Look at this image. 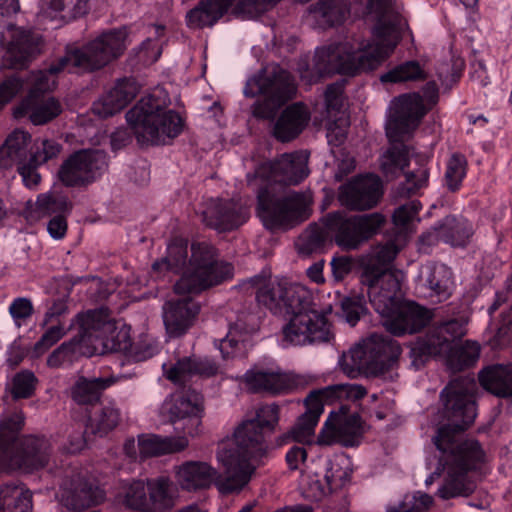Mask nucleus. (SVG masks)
Instances as JSON below:
<instances>
[{
	"mask_svg": "<svg viewBox=\"0 0 512 512\" xmlns=\"http://www.w3.org/2000/svg\"><path fill=\"white\" fill-rule=\"evenodd\" d=\"M247 207L233 199L212 201L202 213L203 223L218 232L238 229L249 219Z\"/></svg>",
	"mask_w": 512,
	"mask_h": 512,
	"instance_id": "obj_22",
	"label": "nucleus"
},
{
	"mask_svg": "<svg viewBox=\"0 0 512 512\" xmlns=\"http://www.w3.org/2000/svg\"><path fill=\"white\" fill-rule=\"evenodd\" d=\"M441 241L453 247H465L474 234L473 224L462 216L447 215L436 222Z\"/></svg>",
	"mask_w": 512,
	"mask_h": 512,
	"instance_id": "obj_37",
	"label": "nucleus"
},
{
	"mask_svg": "<svg viewBox=\"0 0 512 512\" xmlns=\"http://www.w3.org/2000/svg\"><path fill=\"white\" fill-rule=\"evenodd\" d=\"M49 456L50 443L45 437L24 436L14 444L11 460L0 470L14 464L27 472H33L43 468Z\"/></svg>",
	"mask_w": 512,
	"mask_h": 512,
	"instance_id": "obj_24",
	"label": "nucleus"
},
{
	"mask_svg": "<svg viewBox=\"0 0 512 512\" xmlns=\"http://www.w3.org/2000/svg\"><path fill=\"white\" fill-rule=\"evenodd\" d=\"M476 382L473 377L459 376L452 379L440 393L443 403L441 424L433 437L437 449L463 442L459 436L472 425L477 416Z\"/></svg>",
	"mask_w": 512,
	"mask_h": 512,
	"instance_id": "obj_6",
	"label": "nucleus"
},
{
	"mask_svg": "<svg viewBox=\"0 0 512 512\" xmlns=\"http://www.w3.org/2000/svg\"><path fill=\"white\" fill-rule=\"evenodd\" d=\"M429 179V170L425 166L407 172L405 181L397 187L396 194L401 198H410L418 193L420 189L426 187Z\"/></svg>",
	"mask_w": 512,
	"mask_h": 512,
	"instance_id": "obj_55",
	"label": "nucleus"
},
{
	"mask_svg": "<svg viewBox=\"0 0 512 512\" xmlns=\"http://www.w3.org/2000/svg\"><path fill=\"white\" fill-rule=\"evenodd\" d=\"M116 382L114 377H78L71 387V398L79 405L99 402L103 392Z\"/></svg>",
	"mask_w": 512,
	"mask_h": 512,
	"instance_id": "obj_40",
	"label": "nucleus"
},
{
	"mask_svg": "<svg viewBox=\"0 0 512 512\" xmlns=\"http://www.w3.org/2000/svg\"><path fill=\"white\" fill-rule=\"evenodd\" d=\"M50 7L62 12V19L71 21L84 16L88 12V0H51Z\"/></svg>",
	"mask_w": 512,
	"mask_h": 512,
	"instance_id": "obj_60",
	"label": "nucleus"
},
{
	"mask_svg": "<svg viewBox=\"0 0 512 512\" xmlns=\"http://www.w3.org/2000/svg\"><path fill=\"white\" fill-rule=\"evenodd\" d=\"M62 113V105L54 97L34 98L33 93L26 95L13 109L16 119L27 117L36 126L45 125Z\"/></svg>",
	"mask_w": 512,
	"mask_h": 512,
	"instance_id": "obj_29",
	"label": "nucleus"
},
{
	"mask_svg": "<svg viewBox=\"0 0 512 512\" xmlns=\"http://www.w3.org/2000/svg\"><path fill=\"white\" fill-rule=\"evenodd\" d=\"M409 165L406 146H392L382 156L381 171L387 178H395Z\"/></svg>",
	"mask_w": 512,
	"mask_h": 512,
	"instance_id": "obj_52",
	"label": "nucleus"
},
{
	"mask_svg": "<svg viewBox=\"0 0 512 512\" xmlns=\"http://www.w3.org/2000/svg\"><path fill=\"white\" fill-rule=\"evenodd\" d=\"M121 420L120 409L113 403L96 408L87 419L83 437L88 434L103 437L114 430Z\"/></svg>",
	"mask_w": 512,
	"mask_h": 512,
	"instance_id": "obj_42",
	"label": "nucleus"
},
{
	"mask_svg": "<svg viewBox=\"0 0 512 512\" xmlns=\"http://www.w3.org/2000/svg\"><path fill=\"white\" fill-rule=\"evenodd\" d=\"M24 79L17 73L6 76L0 82V111L22 90Z\"/></svg>",
	"mask_w": 512,
	"mask_h": 512,
	"instance_id": "obj_63",
	"label": "nucleus"
},
{
	"mask_svg": "<svg viewBox=\"0 0 512 512\" xmlns=\"http://www.w3.org/2000/svg\"><path fill=\"white\" fill-rule=\"evenodd\" d=\"M64 335L65 330L61 324L49 327L41 338L34 344V352L37 355L43 354L50 347L56 344Z\"/></svg>",
	"mask_w": 512,
	"mask_h": 512,
	"instance_id": "obj_64",
	"label": "nucleus"
},
{
	"mask_svg": "<svg viewBox=\"0 0 512 512\" xmlns=\"http://www.w3.org/2000/svg\"><path fill=\"white\" fill-rule=\"evenodd\" d=\"M450 342L449 347L444 353H447V365L456 372L470 368L476 364L480 356V346L477 342L465 341L460 345H452Z\"/></svg>",
	"mask_w": 512,
	"mask_h": 512,
	"instance_id": "obj_46",
	"label": "nucleus"
},
{
	"mask_svg": "<svg viewBox=\"0 0 512 512\" xmlns=\"http://www.w3.org/2000/svg\"><path fill=\"white\" fill-rule=\"evenodd\" d=\"M203 415V395L192 388L185 390L168 408L169 420L174 429L191 437L198 435Z\"/></svg>",
	"mask_w": 512,
	"mask_h": 512,
	"instance_id": "obj_17",
	"label": "nucleus"
},
{
	"mask_svg": "<svg viewBox=\"0 0 512 512\" xmlns=\"http://www.w3.org/2000/svg\"><path fill=\"white\" fill-rule=\"evenodd\" d=\"M36 211L41 216L51 214H69L73 208V203L68 197L63 195H53L50 193L39 194L35 203Z\"/></svg>",
	"mask_w": 512,
	"mask_h": 512,
	"instance_id": "obj_53",
	"label": "nucleus"
},
{
	"mask_svg": "<svg viewBox=\"0 0 512 512\" xmlns=\"http://www.w3.org/2000/svg\"><path fill=\"white\" fill-rule=\"evenodd\" d=\"M330 233L317 224H311L300 237L299 250L302 253L311 254L322 250Z\"/></svg>",
	"mask_w": 512,
	"mask_h": 512,
	"instance_id": "obj_56",
	"label": "nucleus"
},
{
	"mask_svg": "<svg viewBox=\"0 0 512 512\" xmlns=\"http://www.w3.org/2000/svg\"><path fill=\"white\" fill-rule=\"evenodd\" d=\"M76 322L79 325V330L75 337L81 340L85 348L92 345L94 341L107 340L116 329L115 322L111 318L110 310L107 307L78 313Z\"/></svg>",
	"mask_w": 512,
	"mask_h": 512,
	"instance_id": "obj_25",
	"label": "nucleus"
},
{
	"mask_svg": "<svg viewBox=\"0 0 512 512\" xmlns=\"http://www.w3.org/2000/svg\"><path fill=\"white\" fill-rule=\"evenodd\" d=\"M255 288L260 306L274 315L288 317L282 329L283 341L295 346L327 343L333 337L328 319L312 307L308 289L301 285L273 280L260 274L248 280Z\"/></svg>",
	"mask_w": 512,
	"mask_h": 512,
	"instance_id": "obj_2",
	"label": "nucleus"
},
{
	"mask_svg": "<svg viewBox=\"0 0 512 512\" xmlns=\"http://www.w3.org/2000/svg\"><path fill=\"white\" fill-rule=\"evenodd\" d=\"M315 425L303 413L300 415L295 425L286 433L280 435L276 439L278 446H283L289 442L309 443L311 437L314 435Z\"/></svg>",
	"mask_w": 512,
	"mask_h": 512,
	"instance_id": "obj_54",
	"label": "nucleus"
},
{
	"mask_svg": "<svg viewBox=\"0 0 512 512\" xmlns=\"http://www.w3.org/2000/svg\"><path fill=\"white\" fill-rule=\"evenodd\" d=\"M232 264L219 260L216 247L207 242L191 245V256L181 277L174 284L178 295H198L233 277Z\"/></svg>",
	"mask_w": 512,
	"mask_h": 512,
	"instance_id": "obj_8",
	"label": "nucleus"
},
{
	"mask_svg": "<svg viewBox=\"0 0 512 512\" xmlns=\"http://www.w3.org/2000/svg\"><path fill=\"white\" fill-rule=\"evenodd\" d=\"M335 410L331 411L317 438L320 445L339 443L344 447H355L363 437V421L358 413H353L342 421L335 423Z\"/></svg>",
	"mask_w": 512,
	"mask_h": 512,
	"instance_id": "obj_23",
	"label": "nucleus"
},
{
	"mask_svg": "<svg viewBox=\"0 0 512 512\" xmlns=\"http://www.w3.org/2000/svg\"><path fill=\"white\" fill-rule=\"evenodd\" d=\"M256 199L257 216L270 231L293 227L309 216V202L301 192L283 195L272 183H262Z\"/></svg>",
	"mask_w": 512,
	"mask_h": 512,
	"instance_id": "obj_10",
	"label": "nucleus"
},
{
	"mask_svg": "<svg viewBox=\"0 0 512 512\" xmlns=\"http://www.w3.org/2000/svg\"><path fill=\"white\" fill-rule=\"evenodd\" d=\"M383 196V181L374 173L353 176L338 189V201L349 211L372 210Z\"/></svg>",
	"mask_w": 512,
	"mask_h": 512,
	"instance_id": "obj_15",
	"label": "nucleus"
},
{
	"mask_svg": "<svg viewBox=\"0 0 512 512\" xmlns=\"http://www.w3.org/2000/svg\"><path fill=\"white\" fill-rule=\"evenodd\" d=\"M188 265V247L186 243H174L168 246L167 255L152 265L154 271L168 270L179 273Z\"/></svg>",
	"mask_w": 512,
	"mask_h": 512,
	"instance_id": "obj_49",
	"label": "nucleus"
},
{
	"mask_svg": "<svg viewBox=\"0 0 512 512\" xmlns=\"http://www.w3.org/2000/svg\"><path fill=\"white\" fill-rule=\"evenodd\" d=\"M84 345L75 336L69 341L63 342L47 358V365L51 368H58L65 363H72L79 356L85 354Z\"/></svg>",
	"mask_w": 512,
	"mask_h": 512,
	"instance_id": "obj_51",
	"label": "nucleus"
},
{
	"mask_svg": "<svg viewBox=\"0 0 512 512\" xmlns=\"http://www.w3.org/2000/svg\"><path fill=\"white\" fill-rule=\"evenodd\" d=\"M341 309L346 321L354 326L366 312V299L363 293L352 294L341 300Z\"/></svg>",
	"mask_w": 512,
	"mask_h": 512,
	"instance_id": "obj_59",
	"label": "nucleus"
},
{
	"mask_svg": "<svg viewBox=\"0 0 512 512\" xmlns=\"http://www.w3.org/2000/svg\"><path fill=\"white\" fill-rule=\"evenodd\" d=\"M373 35L377 41L361 52L341 53L332 46L317 49L314 67L319 76L335 73L355 76L361 72L375 70L394 52L400 42V20H377Z\"/></svg>",
	"mask_w": 512,
	"mask_h": 512,
	"instance_id": "obj_4",
	"label": "nucleus"
},
{
	"mask_svg": "<svg viewBox=\"0 0 512 512\" xmlns=\"http://www.w3.org/2000/svg\"><path fill=\"white\" fill-rule=\"evenodd\" d=\"M37 378L33 372L22 370L15 374L12 380L11 394L13 399L30 398L36 389Z\"/></svg>",
	"mask_w": 512,
	"mask_h": 512,
	"instance_id": "obj_58",
	"label": "nucleus"
},
{
	"mask_svg": "<svg viewBox=\"0 0 512 512\" xmlns=\"http://www.w3.org/2000/svg\"><path fill=\"white\" fill-rule=\"evenodd\" d=\"M401 285L396 276L386 270L382 276L378 291L370 293V303L374 310L379 314L387 312L389 307L400 301L397 293L400 291Z\"/></svg>",
	"mask_w": 512,
	"mask_h": 512,
	"instance_id": "obj_45",
	"label": "nucleus"
},
{
	"mask_svg": "<svg viewBox=\"0 0 512 512\" xmlns=\"http://www.w3.org/2000/svg\"><path fill=\"white\" fill-rule=\"evenodd\" d=\"M168 94L154 91L142 97L125 117L140 144L165 145L167 139L178 137L184 128L185 120L172 109Z\"/></svg>",
	"mask_w": 512,
	"mask_h": 512,
	"instance_id": "obj_5",
	"label": "nucleus"
},
{
	"mask_svg": "<svg viewBox=\"0 0 512 512\" xmlns=\"http://www.w3.org/2000/svg\"><path fill=\"white\" fill-rule=\"evenodd\" d=\"M38 51V43L33 35L24 30H18L8 44L2 65L13 70L26 69Z\"/></svg>",
	"mask_w": 512,
	"mask_h": 512,
	"instance_id": "obj_30",
	"label": "nucleus"
},
{
	"mask_svg": "<svg viewBox=\"0 0 512 512\" xmlns=\"http://www.w3.org/2000/svg\"><path fill=\"white\" fill-rule=\"evenodd\" d=\"M23 426L24 415L21 411L7 413L0 418V467L11 460L13 446Z\"/></svg>",
	"mask_w": 512,
	"mask_h": 512,
	"instance_id": "obj_39",
	"label": "nucleus"
},
{
	"mask_svg": "<svg viewBox=\"0 0 512 512\" xmlns=\"http://www.w3.org/2000/svg\"><path fill=\"white\" fill-rule=\"evenodd\" d=\"M323 223L339 248L352 251L378 235L386 224V217L380 212L348 215L335 211L326 214Z\"/></svg>",
	"mask_w": 512,
	"mask_h": 512,
	"instance_id": "obj_11",
	"label": "nucleus"
},
{
	"mask_svg": "<svg viewBox=\"0 0 512 512\" xmlns=\"http://www.w3.org/2000/svg\"><path fill=\"white\" fill-rule=\"evenodd\" d=\"M296 90L290 73L278 65H273L260 69L250 77L243 93L247 98L263 96L251 107L254 118L273 120L279 109L293 99Z\"/></svg>",
	"mask_w": 512,
	"mask_h": 512,
	"instance_id": "obj_9",
	"label": "nucleus"
},
{
	"mask_svg": "<svg viewBox=\"0 0 512 512\" xmlns=\"http://www.w3.org/2000/svg\"><path fill=\"white\" fill-rule=\"evenodd\" d=\"M309 120V114L301 103H294L286 107L277 119L274 128V137L281 142H289L299 136Z\"/></svg>",
	"mask_w": 512,
	"mask_h": 512,
	"instance_id": "obj_33",
	"label": "nucleus"
},
{
	"mask_svg": "<svg viewBox=\"0 0 512 512\" xmlns=\"http://www.w3.org/2000/svg\"><path fill=\"white\" fill-rule=\"evenodd\" d=\"M367 390L359 384H335L309 392L304 400L306 411L304 414L317 426L319 418L324 411V405H332L336 401H357L364 398Z\"/></svg>",
	"mask_w": 512,
	"mask_h": 512,
	"instance_id": "obj_20",
	"label": "nucleus"
},
{
	"mask_svg": "<svg viewBox=\"0 0 512 512\" xmlns=\"http://www.w3.org/2000/svg\"><path fill=\"white\" fill-rule=\"evenodd\" d=\"M478 380L492 395L503 399L512 397V363L487 366L479 371Z\"/></svg>",
	"mask_w": 512,
	"mask_h": 512,
	"instance_id": "obj_35",
	"label": "nucleus"
},
{
	"mask_svg": "<svg viewBox=\"0 0 512 512\" xmlns=\"http://www.w3.org/2000/svg\"><path fill=\"white\" fill-rule=\"evenodd\" d=\"M218 371L219 367L213 359L193 355L178 359L165 375L174 384L182 385L187 377L210 378L217 375Z\"/></svg>",
	"mask_w": 512,
	"mask_h": 512,
	"instance_id": "obj_31",
	"label": "nucleus"
},
{
	"mask_svg": "<svg viewBox=\"0 0 512 512\" xmlns=\"http://www.w3.org/2000/svg\"><path fill=\"white\" fill-rule=\"evenodd\" d=\"M63 145L55 139H37L30 148L28 162L19 168L23 184L35 189L41 182L40 166L56 159L62 152Z\"/></svg>",
	"mask_w": 512,
	"mask_h": 512,
	"instance_id": "obj_26",
	"label": "nucleus"
},
{
	"mask_svg": "<svg viewBox=\"0 0 512 512\" xmlns=\"http://www.w3.org/2000/svg\"><path fill=\"white\" fill-rule=\"evenodd\" d=\"M432 504L433 498L429 494L418 492L405 496L398 506L389 508L388 512H427Z\"/></svg>",
	"mask_w": 512,
	"mask_h": 512,
	"instance_id": "obj_62",
	"label": "nucleus"
},
{
	"mask_svg": "<svg viewBox=\"0 0 512 512\" xmlns=\"http://www.w3.org/2000/svg\"><path fill=\"white\" fill-rule=\"evenodd\" d=\"M309 10L323 19L329 27L341 25L350 13L347 0H319Z\"/></svg>",
	"mask_w": 512,
	"mask_h": 512,
	"instance_id": "obj_48",
	"label": "nucleus"
},
{
	"mask_svg": "<svg viewBox=\"0 0 512 512\" xmlns=\"http://www.w3.org/2000/svg\"><path fill=\"white\" fill-rule=\"evenodd\" d=\"M455 326L456 323L452 321L442 323L411 343L409 350L411 366L419 370L433 357L444 353L450 342L455 339L452 333Z\"/></svg>",
	"mask_w": 512,
	"mask_h": 512,
	"instance_id": "obj_19",
	"label": "nucleus"
},
{
	"mask_svg": "<svg viewBox=\"0 0 512 512\" xmlns=\"http://www.w3.org/2000/svg\"><path fill=\"white\" fill-rule=\"evenodd\" d=\"M123 504L132 510L148 512L147 482L145 483L142 480L133 481L125 491Z\"/></svg>",
	"mask_w": 512,
	"mask_h": 512,
	"instance_id": "obj_57",
	"label": "nucleus"
},
{
	"mask_svg": "<svg viewBox=\"0 0 512 512\" xmlns=\"http://www.w3.org/2000/svg\"><path fill=\"white\" fill-rule=\"evenodd\" d=\"M427 101V109L423 97L419 93H407L394 100V110L386 127V134L392 141H400L415 130L427 111L439 101V88L435 81H428L422 88Z\"/></svg>",
	"mask_w": 512,
	"mask_h": 512,
	"instance_id": "obj_12",
	"label": "nucleus"
},
{
	"mask_svg": "<svg viewBox=\"0 0 512 512\" xmlns=\"http://www.w3.org/2000/svg\"><path fill=\"white\" fill-rule=\"evenodd\" d=\"M108 155L100 149H80L71 153L58 169V179L69 188L87 187L108 170Z\"/></svg>",
	"mask_w": 512,
	"mask_h": 512,
	"instance_id": "obj_13",
	"label": "nucleus"
},
{
	"mask_svg": "<svg viewBox=\"0 0 512 512\" xmlns=\"http://www.w3.org/2000/svg\"><path fill=\"white\" fill-rule=\"evenodd\" d=\"M242 330V324L240 322H236L230 325L226 337L219 340L217 347L220 350L223 359L227 360L235 357L236 352L239 350V344L243 341Z\"/></svg>",
	"mask_w": 512,
	"mask_h": 512,
	"instance_id": "obj_61",
	"label": "nucleus"
},
{
	"mask_svg": "<svg viewBox=\"0 0 512 512\" xmlns=\"http://www.w3.org/2000/svg\"><path fill=\"white\" fill-rule=\"evenodd\" d=\"M32 494L23 486L7 483L0 488V512H32Z\"/></svg>",
	"mask_w": 512,
	"mask_h": 512,
	"instance_id": "obj_44",
	"label": "nucleus"
},
{
	"mask_svg": "<svg viewBox=\"0 0 512 512\" xmlns=\"http://www.w3.org/2000/svg\"><path fill=\"white\" fill-rule=\"evenodd\" d=\"M105 491L79 474L66 478L60 486V501L67 509L82 511L101 504Z\"/></svg>",
	"mask_w": 512,
	"mask_h": 512,
	"instance_id": "obj_21",
	"label": "nucleus"
},
{
	"mask_svg": "<svg viewBox=\"0 0 512 512\" xmlns=\"http://www.w3.org/2000/svg\"><path fill=\"white\" fill-rule=\"evenodd\" d=\"M138 92L139 85L133 77L117 79L114 86L93 103L92 111L101 118L111 117L127 107Z\"/></svg>",
	"mask_w": 512,
	"mask_h": 512,
	"instance_id": "obj_27",
	"label": "nucleus"
},
{
	"mask_svg": "<svg viewBox=\"0 0 512 512\" xmlns=\"http://www.w3.org/2000/svg\"><path fill=\"white\" fill-rule=\"evenodd\" d=\"M427 78V72L417 60H408L389 69L379 79L384 84H400L421 82L427 80Z\"/></svg>",
	"mask_w": 512,
	"mask_h": 512,
	"instance_id": "obj_47",
	"label": "nucleus"
},
{
	"mask_svg": "<svg viewBox=\"0 0 512 512\" xmlns=\"http://www.w3.org/2000/svg\"><path fill=\"white\" fill-rule=\"evenodd\" d=\"M437 450L441 453V461L447 465V474L437 496L443 500L470 496L477 487L470 472L480 470L486 462L481 443L476 439H465L458 445Z\"/></svg>",
	"mask_w": 512,
	"mask_h": 512,
	"instance_id": "obj_7",
	"label": "nucleus"
},
{
	"mask_svg": "<svg viewBox=\"0 0 512 512\" xmlns=\"http://www.w3.org/2000/svg\"><path fill=\"white\" fill-rule=\"evenodd\" d=\"M423 280L430 290L429 297L436 298V302H443L452 295L453 273L445 264L427 266Z\"/></svg>",
	"mask_w": 512,
	"mask_h": 512,
	"instance_id": "obj_41",
	"label": "nucleus"
},
{
	"mask_svg": "<svg viewBox=\"0 0 512 512\" xmlns=\"http://www.w3.org/2000/svg\"><path fill=\"white\" fill-rule=\"evenodd\" d=\"M249 391L266 392L278 395L289 389V381L285 374L262 369H249L242 376Z\"/></svg>",
	"mask_w": 512,
	"mask_h": 512,
	"instance_id": "obj_36",
	"label": "nucleus"
},
{
	"mask_svg": "<svg viewBox=\"0 0 512 512\" xmlns=\"http://www.w3.org/2000/svg\"><path fill=\"white\" fill-rule=\"evenodd\" d=\"M185 436L161 437L155 434L138 437V447L141 459L156 457L183 451L188 446Z\"/></svg>",
	"mask_w": 512,
	"mask_h": 512,
	"instance_id": "obj_38",
	"label": "nucleus"
},
{
	"mask_svg": "<svg viewBox=\"0 0 512 512\" xmlns=\"http://www.w3.org/2000/svg\"><path fill=\"white\" fill-rule=\"evenodd\" d=\"M402 352L400 344L391 336L373 334L364 343L360 353V364L374 375H383L397 362Z\"/></svg>",
	"mask_w": 512,
	"mask_h": 512,
	"instance_id": "obj_18",
	"label": "nucleus"
},
{
	"mask_svg": "<svg viewBox=\"0 0 512 512\" xmlns=\"http://www.w3.org/2000/svg\"><path fill=\"white\" fill-rule=\"evenodd\" d=\"M467 168L468 162L465 155L455 152L450 156L446 163L444 174V183L450 192H457L461 188L462 182L467 175Z\"/></svg>",
	"mask_w": 512,
	"mask_h": 512,
	"instance_id": "obj_50",
	"label": "nucleus"
},
{
	"mask_svg": "<svg viewBox=\"0 0 512 512\" xmlns=\"http://www.w3.org/2000/svg\"><path fill=\"white\" fill-rule=\"evenodd\" d=\"M307 159L300 152L284 153L273 161L263 162L257 166L253 174L247 175L248 184L256 179L263 183L285 186L298 185L307 176Z\"/></svg>",
	"mask_w": 512,
	"mask_h": 512,
	"instance_id": "obj_14",
	"label": "nucleus"
},
{
	"mask_svg": "<svg viewBox=\"0 0 512 512\" xmlns=\"http://www.w3.org/2000/svg\"><path fill=\"white\" fill-rule=\"evenodd\" d=\"M31 142L30 133L21 129L12 131L0 146V170H7L16 165L19 173V168L28 162Z\"/></svg>",
	"mask_w": 512,
	"mask_h": 512,
	"instance_id": "obj_32",
	"label": "nucleus"
},
{
	"mask_svg": "<svg viewBox=\"0 0 512 512\" xmlns=\"http://www.w3.org/2000/svg\"><path fill=\"white\" fill-rule=\"evenodd\" d=\"M386 331L393 336L415 334L423 330L433 318L432 310L415 301H399L387 312L379 313Z\"/></svg>",
	"mask_w": 512,
	"mask_h": 512,
	"instance_id": "obj_16",
	"label": "nucleus"
},
{
	"mask_svg": "<svg viewBox=\"0 0 512 512\" xmlns=\"http://www.w3.org/2000/svg\"><path fill=\"white\" fill-rule=\"evenodd\" d=\"M235 0H200L186 14V24L192 29L214 26L233 5Z\"/></svg>",
	"mask_w": 512,
	"mask_h": 512,
	"instance_id": "obj_34",
	"label": "nucleus"
},
{
	"mask_svg": "<svg viewBox=\"0 0 512 512\" xmlns=\"http://www.w3.org/2000/svg\"><path fill=\"white\" fill-rule=\"evenodd\" d=\"M201 306L191 297L170 300L163 306V322L171 337L184 335L194 324Z\"/></svg>",
	"mask_w": 512,
	"mask_h": 512,
	"instance_id": "obj_28",
	"label": "nucleus"
},
{
	"mask_svg": "<svg viewBox=\"0 0 512 512\" xmlns=\"http://www.w3.org/2000/svg\"><path fill=\"white\" fill-rule=\"evenodd\" d=\"M279 422V406H261L254 418L243 420L234 430L233 441L217 451L224 473L206 462L186 461L178 466L176 479L183 490L197 491L214 482L223 495L238 493L251 481L258 467L265 465L269 455L267 438Z\"/></svg>",
	"mask_w": 512,
	"mask_h": 512,
	"instance_id": "obj_1",
	"label": "nucleus"
},
{
	"mask_svg": "<svg viewBox=\"0 0 512 512\" xmlns=\"http://www.w3.org/2000/svg\"><path fill=\"white\" fill-rule=\"evenodd\" d=\"M127 37L125 28H114L102 32L81 47L67 48L64 56L39 73L27 95L33 93L34 98L45 97V93L51 91L56 84L51 76L68 66L82 73H92L106 67L123 55L127 48Z\"/></svg>",
	"mask_w": 512,
	"mask_h": 512,
	"instance_id": "obj_3",
	"label": "nucleus"
},
{
	"mask_svg": "<svg viewBox=\"0 0 512 512\" xmlns=\"http://www.w3.org/2000/svg\"><path fill=\"white\" fill-rule=\"evenodd\" d=\"M148 512H167L174 506V488L169 478L160 476L147 480Z\"/></svg>",
	"mask_w": 512,
	"mask_h": 512,
	"instance_id": "obj_43",
	"label": "nucleus"
}]
</instances>
